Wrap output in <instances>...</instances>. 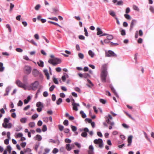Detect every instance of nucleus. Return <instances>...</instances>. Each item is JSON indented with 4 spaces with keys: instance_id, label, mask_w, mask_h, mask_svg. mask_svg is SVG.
Here are the masks:
<instances>
[{
    "instance_id": "1",
    "label": "nucleus",
    "mask_w": 154,
    "mask_h": 154,
    "mask_svg": "<svg viewBox=\"0 0 154 154\" xmlns=\"http://www.w3.org/2000/svg\"><path fill=\"white\" fill-rule=\"evenodd\" d=\"M108 75L107 65L104 64L102 66L100 74L101 79L102 82H105L106 80V77Z\"/></svg>"
},
{
    "instance_id": "2",
    "label": "nucleus",
    "mask_w": 154,
    "mask_h": 154,
    "mask_svg": "<svg viewBox=\"0 0 154 154\" xmlns=\"http://www.w3.org/2000/svg\"><path fill=\"white\" fill-rule=\"evenodd\" d=\"M61 62L60 59L57 58H54L53 59H50L48 61V62L54 66H56L57 64L60 63Z\"/></svg>"
},
{
    "instance_id": "3",
    "label": "nucleus",
    "mask_w": 154,
    "mask_h": 154,
    "mask_svg": "<svg viewBox=\"0 0 154 154\" xmlns=\"http://www.w3.org/2000/svg\"><path fill=\"white\" fill-rule=\"evenodd\" d=\"M39 85V83L38 81H36L32 83L29 86V88L30 89L33 91L36 90L38 88Z\"/></svg>"
},
{
    "instance_id": "4",
    "label": "nucleus",
    "mask_w": 154,
    "mask_h": 154,
    "mask_svg": "<svg viewBox=\"0 0 154 154\" xmlns=\"http://www.w3.org/2000/svg\"><path fill=\"white\" fill-rule=\"evenodd\" d=\"M94 143L95 144H99V146L100 148L103 147V141L101 139H96L94 140Z\"/></svg>"
},
{
    "instance_id": "5",
    "label": "nucleus",
    "mask_w": 154,
    "mask_h": 154,
    "mask_svg": "<svg viewBox=\"0 0 154 154\" xmlns=\"http://www.w3.org/2000/svg\"><path fill=\"white\" fill-rule=\"evenodd\" d=\"M16 83L19 87L23 88L24 89H26V85L22 82L19 80H17L16 81Z\"/></svg>"
},
{
    "instance_id": "6",
    "label": "nucleus",
    "mask_w": 154,
    "mask_h": 154,
    "mask_svg": "<svg viewBox=\"0 0 154 154\" xmlns=\"http://www.w3.org/2000/svg\"><path fill=\"white\" fill-rule=\"evenodd\" d=\"M32 68L30 66H26L24 67V71L26 74H29L31 72Z\"/></svg>"
},
{
    "instance_id": "7",
    "label": "nucleus",
    "mask_w": 154,
    "mask_h": 154,
    "mask_svg": "<svg viewBox=\"0 0 154 154\" xmlns=\"http://www.w3.org/2000/svg\"><path fill=\"white\" fill-rule=\"evenodd\" d=\"M106 56L107 57H116L117 55L114 52L112 51H109L106 52Z\"/></svg>"
},
{
    "instance_id": "8",
    "label": "nucleus",
    "mask_w": 154,
    "mask_h": 154,
    "mask_svg": "<svg viewBox=\"0 0 154 154\" xmlns=\"http://www.w3.org/2000/svg\"><path fill=\"white\" fill-rule=\"evenodd\" d=\"M2 126L5 128H11L12 127V124L10 122L7 123H3Z\"/></svg>"
},
{
    "instance_id": "9",
    "label": "nucleus",
    "mask_w": 154,
    "mask_h": 154,
    "mask_svg": "<svg viewBox=\"0 0 154 154\" xmlns=\"http://www.w3.org/2000/svg\"><path fill=\"white\" fill-rule=\"evenodd\" d=\"M72 105V109L73 110L75 111H77L78 110L77 107L80 106V105L79 103H73Z\"/></svg>"
},
{
    "instance_id": "10",
    "label": "nucleus",
    "mask_w": 154,
    "mask_h": 154,
    "mask_svg": "<svg viewBox=\"0 0 154 154\" xmlns=\"http://www.w3.org/2000/svg\"><path fill=\"white\" fill-rule=\"evenodd\" d=\"M94 148L92 145H91L89 146V150H88V154L94 153Z\"/></svg>"
},
{
    "instance_id": "11",
    "label": "nucleus",
    "mask_w": 154,
    "mask_h": 154,
    "mask_svg": "<svg viewBox=\"0 0 154 154\" xmlns=\"http://www.w3.org/2000/svg\"><path fill=\"white\" fill-rule=\"evenodd\" d=\"M32 73L34 76L36 77L38 75L39 72L37 69H34L32 70Z\"/></svg>"
},
{
    "instance_id": "12",
    "label": "nucleus",
    "mask_w": 154,
    "mask_h": 154,
    "mask_svg": "<svg viewBox=\"0 0 154 154\" xmlns=\"http://www.w3.org/2000/svg\"><path fill=\"white\" fill-rule=\"evenodd\" d=\"M110 88L112 91L114 93L116 97H119V95L117 92H116L115 90L113 88L112 85H109Z\"/></svg>"
},
{
    "instance_id": "13",
    "label": "nucleus",
    "mask_w": 154,
    "mask_h": 154,
    "mask_svg": "<svg viewBox=\"0 0 154 154\" xmlns=\"http://www.w3.org/2000/svg\"><path fill=\"white\" fill-rule=\"evenodd\" d=\"M137 21L136 20H132L130 25V30H131L133 28L134 26L136 23Z\"/></svg>"
},
{
    "instance_id": "14",
    "label": "nucleus",
    "mask_w": 154,
    "mask_h": 154,
    "mask_svg": "<svg viewBox=\"0 0 154 154\" xmlns=\"http://www.w3.org/2000/svg\"><path fill=\"white\" fill-rule=\"evenodd\" d=\"M97 35H99V36H100V35L103 34V32L101 29L100 28L97 27Z\"/></svg>"
},
{
    "instance_id": "15",
    "label": "nucleus",
    "mask_w": 154,
    "mask_h": 154,
    "mask_svg": "<svg viewBox=\"0 0 154 154\" xmlns=\"http://www.w3.org/2000/svg\"><path fill=\"white\" fill-rule=\"evenodd\" d=\"M133 136L131 135L130 136L128 137V146H129L131 145V143L132 142V138Z\"/></svg>"
},
{
    "instance_id": "16",
    "label": "nucleus",
    "mask_w": 154,
    "mask_h": 154,
    "mask_svg": "<svg viewBox=\"0 0 154 154\" xmlns=\"http://www.w3.org/2000/svg\"><path fill=\"white\" fill-rule=\"evenodd\" d=\"M27 121V119L26 117H23L20 119V122L22 123H26Z\"/></svg>"
},
{
    "instance_id": "17",
    "label": "nucleus",
    "mask_w": 154,
    "mask_h": 154,
    "mask_svg": "<svg viewBox=\"0 0 154 154\" xmlns=\"http://www.w3.org/2000/svg\"><path fill=\"white\" fill-rule=\"evenodd\" d=\"M44 72L45 75L46 76L47 79H50V77L49 75V74L48 72V70L46 69H45L44 70Z\"/></svg>"
},
{
    "instance_id": "18",
    "label": "nucleus",
    "mask_w": 154,
    "mask_h": 154,
    "mask_svg": "<svg viewBox=\"0 0 154 154\" xmlns=\"http://www.w3.org/2000/svg\"><path fill=\"white\" fill-rule=\"evenodd\" d=\"M66 149L68 151H70L72 149V148L70 146V145L69 144H67L66 145Z\"/></svg>"
},
{
    "instance_id": "19",
    "label": "nucleus",
    "mask_w": 154,
    "mask_h": 154,
    "mask_svg": "<svg viewBox=\"0 0 154 154\" xmlns=\"http://www.w3.org/2000/svg\"><path fill=\"white\" fill-rule=\"evenodd\" d=\"M88 54L91 57H93L95 55V54L91 50H89L88 52Z\"/></svg>"
},
{
    "instance_id": "20",
    "label": "nucleus",
    "mask_w": 154,
    "mask_h": 154,
    "mask_svg": "<svg viewBox=\"0 0 154 154\" xmlns=\"http://www.w3.org/2000/svg\"><path fill=\"white\" fill-rule=\"evenodd\" d=\"M38 65L42 67L44 66V62L42 60H40L39 62H37Z\"/></svg>"
},
{
    "instance_id": "21",
    "label": "nucleus",
    "mask_w": 154,
    "mask_h": 154,
    "mask_svg": "<svg viewBox=\"0 0 154 154\" xmlns=\"http://www.w3.org/2000/svg\"><path fill=\"white\" fill-rule=\"evenodd\" d=\"M35 140H37L38 141H40L42 140V137L41 136L38 134L35 137Z\"/></svg>"
},
{
    "instance_id": "22",
    "label": "nucleus",
    "mask_w": 154,
    "mask_h": 154,
    "mask_svg": "<svg viewBox=\"0 0 154 154\" xmlns=\"http://www.w3.org/2000/svg\"><path fill=\"white\" fill-rule=\"evenodd\" d=\"M36 105L37 107L42 108L43 107V103L40 102H37Z\"/></svg>"
},
{
    "instance_id": "23",
    "label": "nucleus",
    "mask_w": 154,
    "mask_h": 154,
    "mask_svg": "<svg viewBox=\"0 0 154 154\" xmlns=\"http://www.w3.org/2000/svg\"><path fill=\"white\" fill-rule=\"evenodd\" d=\"M11 119V118L10 117H8V118H5L4 120V122L3 123H7L8 122H9V121Z\"/></svg>"
},
{
    "instance_id": "24",
    "label": "nucleus",
    "mask_w": 154,
    "mask_h": 154,
    "mask_svg": "<svg viewBox=\"0 0 154 154\" xmlns=\"http://www.w3.org/2000/svg\"><path fill=\"white\" fill-rule=\"evenodd\" d=\"M87 81L88 82V83L90 84V85L89 84H87V85L90 88H91L92 86H93L94 85L92 82L91 81H90V80L88 79H87Z\"/></svg>"
},
{
    "instance_id": "25",
    "label": "nucleus",
    "mask_w": 154,
    "mask_h": 154,
    "mask_svg": "<svg viewBox=\"0 0 154 154\" xmlns=\"http://www.w3.org/2000/svg\"><path fill=\"white\" fill-rule=\"evenodd\" d=\"M106 122L110 125V126H113L114 125V123L113 122H110L109 121V119H106Z\"/></svg>"
},
{
    "instance_id": "26",
    "label": "nucleus",
    "mask_w": 154,
    "mask_h": 154,
    "mask_svg": "<svg viewBox=\"0 0 154 154\" xmlns=\"http://www.w3.org/2000/svg\"><path fill=\"white\" fill-rule=\"evenodd\" d=\"M3 63L0 62V72H3L5 69L4 67L3 66Z\"/></svg>"
},
{
    "instance_id": "27",
    "label": "nucleus",
    "mask_w": 154,
    "mask_h": 154,
    "mask_svg": "<svg viewBox=\"0 0 154 154\" xmlns=\"http://www.w3.org/2000/svg\"><path fill=\"white\" fill-rule=\"evenodd\" d=\"M35 125V123L34 122H30L29 124V126L31 128H32L34 127Z\"/></svg>"
},
{
    "instance_id": "28",
    "label": "nucleus",
    "mask_w": 154,
    "mask_h": 154,
    "mask_svg": "<svg viewBox=\"0 0 154 154\" xmlns=\"http://www.w3.org/2000/svg\"><path fill=\"white\" fill-rule=\"evenodd\" d=\"M124 16L125 18L128 20H130L131 19V17L129 14H125Z\"/></svg>"
},
{
    "instance_id": "29",
    "label": "nucleus",
    "mask_w": 154,
    "mask_h": 154,
    "mask_svg": "<svg viewBox=\"0 0 154 154\" xmlns=\"http://www.w3.org/2000/svg\"><path fill=\"white\" fill-rule=\"evenodd\" d=\"M109 14L113 17H114L116 16L115 12L112 11H109Z\"/></svg>"
},
{
    "instance_id": "30",
    "label": "nucleus",
    "mask_w": 154,
    "mask_h": 154,
    "mask_svg": "<svg viewBox=\"0 0 154 154\" xmlns=\"http://www.w3.org/2000/svg\"><path fill=\"white\" fill-rule=\"evenodd\" d=\"M80 114H81L82 117L83 118H85L86 117V114L84 113V112L81 110L80 112Z\"/></svg>"
},
{
    "instance_id": "31",
    "label": "nucleus",
    "mask_w": 154,
    "mask_h": 154,
    "mask_svg": "<svg viewBox=\"0 0 154 154\" xmlns=\"http://www.w3.org/2000/svg\"><path fill=\"white\" fill-rule=\"evenodd\" d=\"M23 136V134L21 133H19L16 134V136H15L16 138H17L18 137H21Z\"/></svg>"
},
{
    "instance_id": "32",
    "label": "nucleus",
    "mask_w": 154,
    "mask_h": 154,
    "mask_svg": "<svg viewBox=\"0 0 154 154\" xmlns=\"http://www.w3.org/2000/svg\"><path fill=\"white\" fill-rule=\"evenodd\" d=\"M53 81L56 84H58L59 83L58 82L57 78L55 77V76H54L53 77Z\"/></svg>"
},
{
    "instance_id": "33",
    "label": "nucleus",
    "mask_w": 154,
    "mask_h": 154,
    "mask_svg": "<svg viewBox=\"0 0 154 154\" xmlns=\"http://www.w3.org/2000/svg\"><path fill=\"white\" fill-rule=\"evenodd\" d=\"M27 41L29 42L32 43L34 45L36 46H37V44L35 42V41L33 39H32L30 41L28 40Z\"/></svg>"
},
{
    "instance_id": "34",
    "label": "nucleus",
    "mask_w": 154,
    "mask_h": 154,
    "mask_svg": "<svg viewBox=\"0 0 154 154\" xmlns=\"http://www.w3.org/2000/svg\"><path fill=\"white\" fill-rule=\"evenodd\" d=\"M71 128L72 129V130L73 131H74V132L75 131L77 130V128L75 126H74L72 125H71Z\"/></svg>"
},
{
    "instance_id": "35",
    "label": "nucleus",
    "mask_w": 154,
    "mask_h": 154,
    "mask_svg": "<svg viewBox=\"0 0 154 154\" xmlns=\"http://www.w3.org/2000/svg\"><path fill=\"white\" fill-rule=\"evenodd\" d=\"M62 102V100L61 98H59L57 101L56 103L57 105H60Z\"/></svg>"
},
{
    "instance_id": "36",
    "label": "nucleus",
    "mask_w": 154,
    "mask_h": 154,
    "mask_svg": "<svg viewBox=\"0 0 154 154\" xmlns=\"http://www.w3.org/2000/svg\"><path fill=\"white\" fill-rule=\"evenodd\" d=\"M133 8L134 10H136L137 11H139V9L138 7L135 5H133Z\"/></svg>"
},
{
    "instance_id": "37",
    "label": "nucleus",
    "mask_w": 154,
    "mask_h": 154,
    "mask_svg": "<svg viewBox=\"0 0 154 154\" xmlns=\"http://www.w3.org/2000/svg\"><path fill=\"white\" fill-rule=\"evenodd\" d=\"M78 56L79 58L81 59H83L84 57V55L82 53H80L78 54Z\"/></svg>"
},
{
    "instance_id": "38",
    "label": "nucleus",
    "mask_w": 154,
    "mask_h": 154,
    "mask_svg": "<svg viewBox=\"0 0 154 154\" xmlns=\"http://www.w3.org/2000/svg\"><path fill=\"white\" fill-rule=\"evenodd\" d=\"M113 36L112 35H108L107 38L108 40H112L113 39Z\"/></svg>"
},
{
    "instance_id": "39",
    "label": "nucleus",
    "mask_w": 154,
    "mask_h": 154,
    "mask_svg": "<svg viewBox=\"0 0 154 154\" xmlns=\"http://www.w3.org/2000/svg\"><path fill=\"white\" fill-rule=\"evenodd\" d=\"M10 5V9L9 10V11L10 12H11L12 11V10L13 8H14V5L12 3H11Z\"/></svg>"
},
{
    "instance_id": "40",
    "label": "nucleus",
    "mask_w": 154,
    "mask_h": 154,
    "mask_svg": "<svg viewBox=\"0 0 154 154\" xmlns=\"http://www.w3.org/2000/svg\"><path fill=\"white\" fill-rule=\"evenodd\" d=\"M41 7V5L39 4H38L36 5L35 6V9L36 10L38 11V10Z\"/></svg>"
},
{
    "instance_id": "41",
    "label": "nucleus",
    "mask_w": 154,
    "mask_h": 154,
    "mask_svg": "<svg viewBox=\"0 0 154 154\" xmlns=\"http://www.w3.org/2000/svg\"><path fill=\"white\" fill-rule=\"evenodd\" d=\"M60 151L64 153H65V149L63 147H61L60 149Z\"/></svg>"
},
{
    "instance_id": "42",
    "label": "nucleus",
    "mask_w": 154,
    "mask_h": 154,
    "mask_svg": "<svg viewBox=\"0 0 154 154\" xmlns=\"http://www.w3.org/2000/svg\"><path fill=\"white\" fill-rule=\"evenodd\" d=\"M47 130V128L46 126L45 125H44L43 126V128H42V131L43 132L46 131Z\"/></svg>"
},
{
    "instance_id": "43",
    "label": "nucleus",
    "mask_w": 154,
    "mask_h": 154,
    "mask_svg": "<svg viewBox=\"0 0 154 154\" xmlns=\"http://www.w3.org/2000/svg\"><path fill=\"white\" fill-rule=\"evenodd\" d=\"M38 116V115L36 114H35L33 115L32 116V118L33 119H35L36 118H37Z\"/></svg>"
},
{
    "instance_id": "44",
    "label": "nucleus",
    "mask_w": 154,
    "mask_h": 154,
    "mask_svg": "<svg viewBox=\"0 0 154 154\" xmlns=\"http://www.w3.org/2000/svg\"><path fill=\"white\" fill-rule=\"evenodd\" d=\"M123 2L122 0H120L118 2V3L116 4V5H123Z\"/></svg>"
},
{
    "instance_id": "45",
    "label": "nucleus",
    "mask_w": 154,
    "mask_h": 154,
    "mask_svg": "<svg viewBox=\"0 0 154 154\" xmlns=\"http://www.w3.org/2000/svg\"><path fill=\"white\" fill-rule=\"evenodd\" d=\"M87 134L86 132H82L81 134L82 136L83 137H86L87 136Z\"/></svg>"
},
{
    "instance_id": "46",
    "label": "nucleus",
    "mask_w": 154,
    "mask_h": 154,
    "mask_svg": "<svg viewBox=\"0 0 154 154\" xmlns=\"http://www.w3.org/2000/svg\"><path fill=\"white\" fill-rule=\"evenodd\" d=\"M11 88L10 86L7 87L6 89V92L9 93V91L11 90Z\"/></svg>"
},
{
    "instance_id": "47",
    "label": "nucleus",
    "mask_w": 154,
    "mask_h": 154,
    "mask_svg": "<svg viewBox=\"0 0 154 154\" xmlns=\"http://www.w3.org/2000/svg\"><path fill=\"white\" fill-rule=\"evenodd\" d=\"M121 34L122 35H125L126 34L125 31L124 29H122L121 31Z\"/></svg>"
},
{
    "instance_id": "48",
    "label": "nucleus",
    "mask_w": 154,
    "mask_h": 154,
    "mask_svg": "<svg viewBox=\"0 0 154 154\" xmlns=\"http://www.w3.org/2000/svg\"><path fill=\"white\" fill-rule=\"evenodd\" d=\"M23 103L22 101L21 100H19V102H18V103H17V106H21L23 105Z\"/></svg>"
},
{
    "instance_id": "49",
    "label": "nucleus",
    "mask_w": 154,
    "mask_h": 154,
    "mask_svg": "<svg viewBox=\"0 0 154 154\" xmlns=\"http://www.w3.org/2000/svg\"><path fill=\"white\" fill-rule=\"evenodd\" d=\"M48 18L49 19L53 20H55L57 21H58V19L56 17H48Z\"/></svg>"
},
{
    "instance_id": "50",
    "label": "nucleus",
    "mask_w": 154,
    "mask_h": 154,
    "mask_svg": "<svg viewBox=\"0 0 154 154\" xmlns=\"http://www.w3.org/2000/svg\"><path fill=\"white\" fill-rule=\"evenodd\" d=\"M63 124L66 126H67L69 124L68 121L67 120H65L63 122Z\"/></svg>"
},
{
    "instance_id": "51",
    "label": "nucleus",
    "mask_w": 154,
    "mask_h": 154,
    "mask_svg": "<svg viewBox=\"0 0 154 154\" xmlns=\"http://www.w3.org/2000/svg\"><path fill=\"white\" fill-rule=\"evenodd\" d=\"M65 141L66 143H71V140L69 138H66L65 139Z\"/></svg>"
},
{
    "instance_id": "52",
    "label": "nucleus",
    "mask_w": 154,
    "mask_h": 154,
    "mask_svg": "<svg viewBox=\"0 0 154 154\" xmlns=\"http://www.w3.org/2000/svg\"><path fill=\"white\" fill-rule=\"evenodd\" d=\"M74 89L76 91L78 92H79L80 93L81 92V90L78 87H75L74 88Z\"/></svg>"
},
{
    "instance_id": "53",
    "label": "nucleus",
    "mask_w": 154,
    "mask_h": 154,
    "mask_svg": "<svg viewBox=\"0 0 154 154\" xmlns=\"http://www.w3.org/2000/svg\"><path fill=\"white\" fill-rule=\"evenodd\" d=\"M58 149L57 148H54L52 152L54 154H56L58 152Z\"/></svg>"
},
{
    "instance_id": "54",
    "label": "nucleus",
    "mask_w": 154,
    "mask_h": 154,
    "mask_svg": "<svg viewBox=\"0 0 154 154\" xmlns=\"http://www.w3.org/2000/svg\"><path fill=\"white\" fill-rule=\"evenodd\" d=\"M122 125L125 128L128 129L129 128V126L126 124L123 123L122 124Z\"/></svg>"
},
{
    "instance_id": "55",
    "label": "nucleus",
    "mask_w": 154,
    "mask_h": 154,
    "mask_svg": "<svg viewBox=\"0 0 154 154\" xmlns=\"http://www.w3.org/2000/svg\"><path fill=\"white\" fill-rule=\"evenodd\" d=\"M130 9L129 8H127L125 10V13L126 14H128V13H129L130 12Z\"/></svg>"
},
{
    "instance_id": "56",
    "label": "nucleus",
    "mask_w": 154,
    "mask_h": 154,
    "mask_svg": "<svg viewBox=\"0 0 154 154\" xmlns=\"http://www.w3.org/2000/svg\"><path fill=\"white\" fill-rule=\"evenodd\" d=\"M58 127L60 131H62L64 128V127L63 125H59Z\"/></svg>"
},
{
    "instance_id": "57",
    "label": "nucleus",
    "mask_w": 154,
    "mask_h": 154,
    "mask_svg": "<svg viewBox=\"0 0 154 154\" xmlns=\"http://www.w3.org/2000/svg\"><path fill=\"white\" fill-rule=\"evenodd\" d=\"M34 38L37 40H38L39 38V36L37 34H35L34 35Z\"/></svg>"
},
{
    "instance_id": "58",
    "label": "nucleus",
    "mask_w": 154,
    "mask_h": 154,
    "mask_svg": "<svg viewBox=\"0 0 154 154\" xmlns=\"http://www.w3.org/2000/svg\"><path fill=\"white\" fill-rule=\"evenodd\" d=\"M149 10L152 13H154V8L152 6H150L149 8Z\"/></svg>"
},
{
    "instance_id": "59",
    "label": "nucleus",
    "mask_w": 154,
    "mask_h": 154,
    "mask_svg": "<svg viewBox=\"0 0 154 154\" xmlns=\"http://www.w3.org/2000/svg\"><path fill=\"white\" fill-rule=\"evenodd\" d=\"M26 145V143L25 142H22L21 144V146L23 148Z\"/></svg>"
},
{
    "instance_id": "60",
    "label": "nucleus",
    "mask_w": 154,
    "mask_h": 154,
    "mask_svg": "<svg viewBox=\"0 0 154 154\" xmlns=\"http://www.w3.org/2000/svg\"><path fill=\"white\" fill-rule=\"evenodd\" d=\"M55 86L54 85H52V86H51L49 88V91H52L54 88H55Z\"/></svg>"
},
{
    "instance_id": "61",
    "label": "nucleus",
    "mask_w": 154,
    "mask_h": 154,
    "mask_svg": "<svg viewBox=\"0 0 154 154\" xmlns=\"http://www.w3.org/2000/svg\"><path fill=\"white\" fill-rule=\"evenodd\" d=\"M56 97L54 94H53L52 95V100L53 101H55L56 100Z\"/></svg>"
},
{
    "instance_id": "62",
    "label": "nucleus",
    "mask_w": 154,
    "mask_h": 154,
    "mask_svg": "<svg viewBox=\"0 0 154 154\" xmlns=\"http://www.w3.org/2000/svg\"><path fill=\"white\" fill-rule=\"evenodd\" d=\"M10 139H6L4 141V143L5 144L7 145L9 144V140Z\"/></svg>"
},
{
    "instance_id": "63",
    "label": "nucleus",
    "mask_w": 154,
    "mask_h": 154,
    "mask_svg": "<svg viewBox=\"0 0 154 154\" xmlns=\"http://www.w3.org/2000/svg\"><path fill=\"white\" fill-rule=\"evenodd\" d=\"M100 101L101 103L103 104H105L106 102V101L105 100L103 99H100Z\"/></svg>"
},
{
    "instance_id": "64",
    "label": "nucleus",
    "mask_w": 154,
    "mask_h": 154,
    "mask_svg": "<svg viewBox=\"0 0 154 154\" xmlns=\"http://www.w3.org/2000/svg\"><path fill=\"white\" fill-rule=\"evenodd\" d=\"M43 95L44 97H47L48 95V93L47 91H45L43 93Z\"/></svg>"
}]
</instances>
